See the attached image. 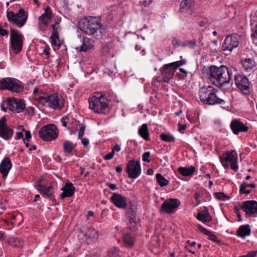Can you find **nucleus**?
<instances>
[{
    "label": "nucleus",
    "mask_w": 257,
    "mask_h": 257,
    "mask_svg": "<svg viewBox=\"0 0 257 257\" xmlns=\"http://www.w3.org/2000/svg\"><path fill=\"white\" fill-rule=\"evenodd\" d=\"M248 183L243 182L239 186V191L241 194H249L250 193V190L246 189Z\"/></svg>",
    "instance_id": "a19ab883"
},
{
    "label": "nucleus",
    "mask_w": 257,
    "mask_h": 257,
    "mask_svg": "<svg viewBox=\"0 0 257 257\" xmlns=\"http://www.w3.org/2000/svg\"><path fill=\"white\" fill-rule=\"evenodd\" d=\"M242 66L245 71L252 69L255 66V63L251 58H246L242 61Z\"/></svg>",
    "instance_id": "72a5a7b5"
},
{
    "label": "nucleus",
    "mask_w": 257,
    "mask_h": 257,
    "mask_svg": "<svg viewBox=\"0 0 257 257\" xmlns=\"http://www.w3.org/2000/svg\"><path fill=\"white\" fill-rule=\"evenodd\" d=\"M10 43L11 48L15 54H17L21 52L23 46V35L18 30L11 29Z\"/></svg>",
    "instance_id": "9b49d317"
},
{
    "label": "nucleus",
    "mask_w": 257,
    "mask_h": 257,
    "mask_svg": "<svg viewBox=\"0 0 257 257\" xmlns=\"http://www.w3.org/2000/svg\"><path fill=\"white\" fill-rule=\"evenodd\" d=\"M13 242L14 243L13 245L18 247H22L24 244L23 240L18 238H14Z\"/></svg>",
    "instance_id": "c03bdc74"
},
{
    "label": "nucleus",
    "mask_w": 257,
    "mask_h": 257,
    "mask_svg": "<svg viewBox=\"0 0 257 257\" xmlns=\"http://www.w3.org/2000/svg\"><path fill=\"white\" fill-rule=\"evenodd\" d=\"M81 42L82 45L77 48V50L79 52H86L94 46V40L86 37H82Z\"/></svg>",
    "instance_id": "5701e85b"
},
{
    "label": "nucleus",
    "mask_w": 257,
    "mask_h": 257,
    "mask_svg": "<svg viewBox=\"0 0 257 257\" xmlns=\"http://www.w3.org/2000/svg\"><path fill=\"white\" fill-rule=\"evenodd\" d=\"M13 130L9 127L6 123L5 116L0 119V137L6 140L10 139L13 135Z\"/></svg>",
    "instance_id": "a211bd4d"
},
{
    "label": "nucleus",
    "mask_w": 257,
    "mask_h": 257,
    "mask_svg": "<svg viewBox=\"0 0 257 257\" xmlns=\"http://www.w3.org/2000/svg\"><path fill=\"white\" fill-rule=\"evenodd\" d=\"M251 37L254 43L257 44V24L251 28Z\"/></svg>",
    "instance_id": "37998d69"
},
{
    "label": "nucleus",
    "mask_w": 257,
    "mask_h": 257,
    "mask_svg": "<svg viewBox=\"0 0 257 257\" xmlns=\"http://www.w3.org/2000/svg\"><path fill=\"white\" fill-rule=\"evenodd\" d=\"M7 17L9 22L19 27L23 26L27 19V16L23 8L20 9L17 14L14 13L12 11L7 12Z\"/></svg>",
    "instance_id": "f8f14e48"
},
{
    "label": "nucleus",
    "mask_w": 257,
    "mask_h": 257,
    "mask_svg": "<svg viewBox=\"0 0 257 257\" xmlns=\"http://www.w3.org/2000/svg\"><path fill=\"white\" fill-rule=\"evenodd\" d=\"M240 207L245 213L246 215L255 216L257 214V201L255 200L243 201Z\"/></svg>",
    "instance_id": "dca6fc26"
},
{
    "label": "nucleus",
    "mask_w": 257,
    "mask_h": 257,
    "mask_svg": "<svg viewBox=\"0 0 257 257\" xmlns=\"http://www.w3.org/2000/svg\"><path fill=\"white\" fill-rule=\"evenodd\" d=\"M215 197L219 200H225L229 199V197L223 192H216L214 194Z\"/></svg>",
    "instance_id": "79ce46f5"
},
{
    "label": "nucleus",
    "mask_w": 257,
    "mask_h": 257,
    "mask_svg": "<svg viewBox=\"0 0 257 257\" xmlns=\"http://www.w3.org/2000/svg\"><path fill=\"white\" fill-rule=\"evenodd\" d=\"M251 229L248 224L240 226L236 231V234L239 237L243 238L250 234Z\"/></svg>",
    "instance_id": "c756f323"
},
{
    "label": "nucleus",
    "mask_w": 257,
    "mask_h": 257,
    "mask_svg": "<svg viewBox=\"0 0 257 257\" xmlns=\"http://www.w3.org/2000/svg\"><path fill=\"white\" fill-rule=\"evenodd\" d=\"M81 139V143L84 146L86 147L89 145V140L87 138H83Z\"/></svg>",
    "instance_id": "13d9d810"
},
{
    "label": "nucleus",
    "mask_w": 257,
    "mask_h": 257,
    "mask_svg": "<svg viewBox=\"0 0 257 257\" xmlns=\"http://www.w3.org/2000/svg\"><path fill=\"white\" fill-rule=\"evenodd\" d=\"M76 148V145L73 142L64 140L63 143V149L66 156H72L73 155V151Z\"/></svg>",
    "instance_id": "bb28decb"
},
{
    "label": "nucleus",
    "mask_w": 257,
    "mask_h": 257,
    "mask_svg": "<svg viewBox=\"0 0 257 257\" xmlns=\"http://www.w3.org/2000/svg\"><path fill=\"white\" fill-rule=\"evenodd\" d=\"M119 249L116 247L110 248L107 252V257H120Z\"/></svg>",
    "instance_id": "58836bf2"
},
{
    "label": "nucleus",
    "mask_w": 257,
    "mask_h": 257,
    "mask_svg": "<svg viewBox=\"0 0 257 257\" xmlns=\"http://www.w3.org/2000/svg\"><path fill=\"white\" fill-rule=\"evenodd\" d=\"M53 32L50 37L51 42L53 46L56 47L57 48H59L61 46V43L59 39V33L58 29L59 28L58 23L56 22L54 25L52 26Z\"/></svg>",
    "instance_id": "4be33fe9"
},
{
    "label": "nucleus",
    "mask_w": 257,
    "mask_h": 257,
    "mask_svg": "<svg viewBox=\"0 0 257 257\" xmlns=\"http://www.w3.org/2000/svg\"><path fill=\"white\" fill-rule=\"evenodd\" d=\"M172 44L175 48H177L180 46H189L191 48H194L196 45V42L195 41H186L182 42L178 39L173 37L172 39Z\"/></svg>",
    "instance_id": "c85d7f7f"
},
{
    "label": "nucleus",
    "mask_w": 257,
    "mask_h": 257,
    "mask_svg": "<svg viewBox=\"0 0 257 257\" xmlns=\"http://www.w3.org/2000/svg\"><path fill=\"white\" fill-rule=\"evenodd\" d=\"M61 122L62 123V125L68 128L70 127V118L68 116H65L64 117H63L61 119Z\"/></svg>",
    "instance_id": "a18cd8bd"
},
{
    "label": "nucleus",
    "mask_w": 257,
    "mask_h": 257,
    "mask_svg": "<svg viewBox=\"0 0 257 257\" xmlns=\"http://www.w3.org/2000/svg\"><path fill=\"white\" fill-rule=\"evenodd\" d=\"M208 236H209L210 237V239L211 240H212V241H215V242L218 241L217 237L215 235L212 233L211 232V234H210Z\"/></svg>",
    "instance_id": "bf43d9fd"
},
{
    "label": "nucleus",
    "mask_w": 257,
    "mask_h": 257,
    "mask_svg": "<svg viewBox=\"0 0 257 257\" xmlns=\"http://www.w3.org/2000/svg\"><path fill=\"white\" fill-rule=\"evenodd\" d=\"M234 213L236 214L237 216L240 215V214L239 212V209L237 206H236L234 207Z\"/></svg>",
    "instance_id": "69168bd1"
},
{
    "label": "nucleus",
    "mask_w": 257,
    "mask_h": 257,
    "mask_svg": "<svg viewBox=\"0 0 257 257\" xmlns=\"http://www.w3.org/2000/svg\"><path fill=\"white\" fill-rule=\"evenodd\" d=\"M12 166L11 161L9 158L6 157L3 160L0 164V173L3 175V178L7 176Z\"/></svg>",
    "instance_id": "b1692460"
},
{
    "label": "nucleus",
    "mask_w": 257,
    "mask_h": 257,
    "mask_svg": "<svg viewBox=\"0 0 257 257\" xmlns=\"http://www.w3.org/2000/svg\"><path fill=\"white\" fill-rule=\"evenodd\" d=\"M44 180L43 177H40L36 183V187L37 190L42 189V187L44 185L42 184V182Z\"/></svg>",
    "instance_id": "3c124183"
},
{
    "label": "nucleus",
    "mask_w": 257,
    "mask_h": 257,
    "mask_svg": "<svg viewBox=\"0 0 257 257\" xmlns=\"http://www.w3.org/2000/svg\"><path fill=\"white\" fill-rule=\"evenodd\" d=\"M52 12L50 7H47L45 12L39 18L38 28L41 31H44L48 26L49 21L52 18Z\"/></svg>",
    "instance_id": "6ab92c4d"
},
{
    "label": "nucleus",
    "mask_w": 257,
    "mask_h": 257,
    "mask_svg": "<svg viewBox=\"0 0 257 257\" xmlns=\"http://www.w3.org/2000/svg\"><path fill=\"white\" fill-rule=\"evenodd\" d=\"M122 239L123 243L125 244V246L128 248H132L134 245V243L136 241L135 236L130 233H125L123 234Z\"/></svg>",
    "instance_id": "7c9ffc66"
},
{
    "label": "nucleus",
    "mask_w": 257,
    "mask_h": 257,
    "mask_svg": "<svg viewBox=\"0 0 257 257\" xmlns=\"http://www.w3.org/2000/svg\"><path fill=\"white\" fill-rule=\"evenodd\" d=\"M178 172L184 176H191L195 172V168L193 166L180 167L178 169Z\"/></svg>",
    "instance_id": "473e14b6"
},
{
    "label": "nucleus",
    "mask_w": 257,
    "mask_h": 257,
    "mask_svg": "<svg viewBox=\"0 0 257 257\" xmlns=\"http://www.w3.org/2000/svg\"><path fill=\"white\" fill-rule=\"evenodd\" d=\"M150 153L149 152H145L142 156V160L144 162H147L149 163L151 162V160L150 158Z\"/></svg>",
    "instance_id": "8fccbe9b"
},
{
    "label": "nucleus",
    "mask_w": 257,
    "mask_h": 257,
    "mask_svg": "<svg viewBox=\"0 0 257 257\" xmlns=\"http://www.w3.org/2000/svg\"><path fill=\"white\" fill-rule=\"evenodd\" d=\"M1 106L5 112L9 110L14 113H21L25 109L26 105L23 99L9 97L2 102Z\"/></svg>",
    "instance_id": "423d86ee"
},
{
    "label": "nucleus",
    "mask_w": 257,
    "mask_h": 257,
    "mask_svg": "<svg viewBox=\"0 0 257 257\" xmlns=\"http://www.w3.org/2000/svg\"><path fill=\"white\" fill-rule=\"evenodd\" d=\"M110 200L117 208H125L126 207V198L120 194L114 193L110 197Z\"/></svg>",
    "instance_id": "aec40b11"
},
{
    "label": "nucleus",
    "mask_w": 257,
    "mask_h": 257,
    "mask_svg": "<svg viewBox=\"0 0 257 257\" xmlns=\"http://www.w3.org/2000/svg\"><path fill=\"white\" fill-rule=\"evenodd\" d=\"M238 36L232 34L225 38L222 45V50L230 52L234 48L238 47Z\"/></svg>",
    "instance_id": "2eb2a0df"
},
{
    "label": "nucleus",
    "mask_w": 257,
    "mask_h": 257,
    "mask_svg": "<svg viewBox=\"0 0 257 257\" xmlns=\"http://www.w3.org/2000/svg\"><path fill=\"white\" fill-rule=\"evenodd\" d=\"M219 160L225 169H228L230 166L231 169L235 172L237 171V154L234 150L223 153L222 156L219 157Z\"/></svg>",
    "instance_id": "6e6552de"
},
{
    "label": "nucleus",
    "mask_w": 257,
    "mask_h": 257,
    "mask_svg": "<svg viewBox=\"0 0 257 257\" xmlns=\"http://www.w3.org/2000/svg\"><path fill=\"white\" fill-rule=\"evenodd\" d=\"M216 89L211 85L202 87L199 91L200 101L204 104L215 105L224 102L222 99L216 96Z\"/></svg>",
    "instance_id": "f03ea898"
},
{
    "label": "nucleus",
    "mask_w": 257,
    "mask_h": 257,
    "mask_svg": "<svg viewBox=\"0 0 257 257\" xmlns=\"http://www.w3.org/2000/svg\"><path fill=\"white\" fill-rule=\"evenodd\" d=\"M161 139L166 142H175L174 137L169 133L168 134H162L160 135Z\"/></svg>",
    "instance_id": "4c0bfd02"
},
{
    "label": "nucleus",
    "mask_w": 257,
    "mask_h": 257,
    "mask_svg": "<svg viewBox=\"0 0 257 257\" xmlns=\"http://www.w3.org/2000/svg\"><path fill=\"white\" fill-rule=\"evenodd\" d=\"M235 84L237 88L245 95L249 93V81L248 79L242 75L234 76Z\"/></svg>",
    "instance_id": "f3484780"
},
{
    "label": "nucleus",
    "mask_w": 257,
    "mask_h": 257,
    "mask_svg": "<svg viewBox=\"0 0 257 257\" xmlns=\"http://www.w3.org/2000/svg\"><path fill=\"white\" fill-rule=\"evenodd\" d=\"M194 0H183L180 4L181 10L182 12L190 10Z\"/></svg>",
    "instance_id": "c9c22d12"
},
{
    "label": "nucleus",
    "mask_w": 257,
    "mask_h": 257,
    "mask_svg": "<svg viewBox=\"0 0 257 257\" xmlns=\"http://www.w3.org/2000/svg\"><path fill=\"white\" fill-rule=\"evenodd\" d=\"M136 217H132V218H129L127 219L128 220V228L133 230L135 231L137 229V222L135 220Z\"/></svg>",
    "instance_id": "ea45409f"
},
{
    "label": "nucleus",
    "mask_w": 257,
    "mask_h": 257,
    "mask_svg": "<svg viewBox=\"0 0 257 257\" xmlns=\"http://www.w3.org/2000/svg\"><path fill=\"white\" fill-rule=\"evenodd\" d=\"M78 25L80 30L88 35H94L101 27L99 18L93 17H88L82 19Z\"/></svg>",
    "instance_id": "20e7f679"
},
{
    "label": "nucleus",
    "mask_w": 257,
    "mask_h": 257,
    "mask_svg": "<svg viewBox=\"0 0 257 257\" xmlns=\"http://www.w3.org/2000/svg\"><path fill=\"white\" fill-rule=\"evenodd\" d=\"M122 168L120 166H117L116 168H115V171L116 172L118 173H120L122 172Z\"/></svg>",
    "instance_id": "774afa93"
},
{
    "label": "nucleus",
    "mask_w": 257,
    "mask_h": 257,
    "mask_svg": "<svg viewBox=\"0 0 257 257\" xmlns=\"http://www.w3.org/2000/svg\"><path fill=\"white\" fill-rule=\"evenodd\" d=\"M25 131L24 128H21V131L16 133V140H19L23 138V132Z\"/></svg>",
    "instance_id": "864d4df0"
},
{
    "label": "nucleus",
    "mask_w": 257,
    "mask_h": 257,
    "mask_svg": "<svg viewBox=\"0 0 257 257\" xmlns=\"http://www.w3.org/2000/svg\"><path fill=\"white\" fill-rule=\"evenodd\" d=\"M138 133L139 135L145 141L151 140L147 124L144 123L142 124L139 130Z\"/></svg>",
    "instance_id": "2f4dec72"
},
{
    "label": "nucleus",
    "mask_w": 257,
    "mask_h": 257,
    "mask_svg": "<svg viewBox=\"0 0 257 257\" xmlns=\"http://www.w3.org/2000/svg\"><path fill=\"white\" fill-rule=\"evenodd\" d=\"M179 130L181 132H183L184 131H185L187 127L186 125L185 124H182L180 123H179Z\"/></svg>",
    "instance_id": "0e129e2a"
},
{
    "label": "nucleus",
    "mask_w": 257,
    "mask_h": 257,
    "mask_svg": "<svg viewBox=\"0 0 257 257\" xmlns=\"http://www.w3.org/2000/svg\"><path fill=\"white\" fill-rule=\"evenodd\" d=\"M156 179L158 183L161 187H164L168 185L169 181L161 174L158 173L156 175Z\"/></svg>",
    "instance_id": "e433bc0d"
},
{
    "label": "nucleus",
    "mask_w": 257,
    "mask_h": 257,
    "mask_svg": "<svg viewBox=\"0 0 257 257\" xmlns=\"http://www.w3.org/2000/svg\"><path fill=\"white\" fill-rule=\"evenodd\" d=\"M26 111L29 115L32 116L34 113V108L33 107H28L26 108Z\"/></svg>",
    "instance_id": "5fc2aeb1"
},
{
    "label": "nucleus",
    "mask_w": 257,
    "mask_h": 257,
    "mask_svg": "<svg viewBox=\"0 0 257 257\" xmlns=\"http://www.w3.org/2000/svg\"><path fill=\"white\" fill-rule=\"evenodd\" d=\"M186 63L185 60H182L164 65L161 70L163 81L168 83L173 78L176 69Z\"/></svg>",
    "instance_id": "0eeeda50"
},
{
    "label": "nucleus",
    "mask_w": 257,
    "mask_h": 257,
    "mask_svg": "<svg viewBox=\"0 0 257 257\" xmlns=\"http://www.w3.org/2000/svg\"><path fill=\"white\" fill-rule=\"evenodd\" d=\"M107 186L112 190H115L117 189V186L114 184L107 183Z\"/></svg>",
    "instance_id": "e2e57ef3"
},
{
    "label": "nucleus",
    "mask_w": 257,
    "mask_h": 257,
    "mask_svg": "<svg viewBox=\"0 0 257 257\" xmlns=\"http://www.w3.org/2000/svg\"><path fill=\"white\" fill-rule=\"evenodd\" d=\"M79 133H78V139H82V138L84 135V131L86 128V125L81 123V124H80L79 125Z\"/></svg>",
    "instance_id": "49530a36"
},
{
    "label": "nucleus",
    "mask_w": 257,
    "mask_h": 257,
    "mask_svg": "<svg viewBox=\"0 0 257 257\" xmlns=\"http://www.w3.org/2000/svg\"><path fill=\"white\" fill-rule=\"evenodd\" d=\"M42 95L38 97V100L40 103L45 104L46 106L53 109L61 110L64 106V98L58 94L43 93L41 91Z\"/></svg>",
    "instance_id": "7ed1b4c3"
},
{
    "label": "nucleus",
    "mask_w": 257,
    "mask_h": 257,
    "mask_svg": "<svg viewBox=\"0 0 257 257\" xmlns=\"http://www.w3.org/2000/svg\"><path fill=\"white\" fill-rule=\"evenodd\" d=\"M152 0H144L143 1V5L145 7L148 6L149 5H150V3H151Z\"/></svg>",
    "instance_id": "338daca9"
},
{
    "label": "nucleus",
    "mask_w": 257,
    "mask_h": 257,
    "mask_svg": "<svg viewBox=\"0 0 257 257\" xmlns=\"http://www.w3.org/2000/svg\"><path fill=\"white\" fill-rule=\"evenodd\" d=\"M180 205V201L178 199H168L162 203L160 208V212L167 214H172L176 211L177 209Z\"/></svg>",
    "instance_id": "ddd939ff"
},
{
    "label": "nucleus",
    "mask_w": 257,
    "mask_h": 257,
    "mask_svg": "<svg viewBox=\"0 0 257 257\" xmlns=\"http://www.w3.org/2000/svg\"><path fill=\"white\" fill-rule=\"evenodd\" d=\"M89 108L95 113L105 114L109 110L108 99L105 96L97 94L89 98Z\"/></svg>",
    "instance_id": "39448f33"
},
{
    "label": "nucleus",
    "mask_w": 257,
    "mask_h": 257,
    "mask_svg": "<svg viewBox=\"0 0 257 257\" xmlns=\"http://www.w3.org/2000/svg\"><path fill=\"white\" fill-rule=\"evenodd\" d=\"M9 32L7 30L0 28V35L2 36H8Z\"/></svg>",
    "instance_id": "052dcab7"
},
{
    "label": "nucleus",
    "mask_w": 257,
    "mask_h": 257,
    "mask_svg": "<svg viewBox=\"0 0 257 257\" xmlns=\"http://www.w3.org/2000/svg\"><path fill=\"white\" fill-rule=\"evenodd\" d=\"M61 190L63 192L61 194L60 196L62 199H64L72 196L75 191V188L72 183L68 182L62 188Z\"/></svg>",
    "instance_id": "393cba45"
},
{
    "label": "nucleus",
    "mask_w": 257,
    "mask_h": 257,
    "mask_svg": "<svg viewBox=\"0 0 257 257\" xmlns=\"http://www.w3.org/2000/svg\"><path fill=\"white\" fill-rule=\"evenodd\" d=\"M41 194L47 197H50L54 192V188L52 186H46L44 185L42 187V189L38 190Z\"/></svg>",
    "instance_id": "f704fd0d"
},
{
    "label": "nucleus",
    "mask_w": 257,
    "mask_h": 257,
    "mask_svg": "<svg viewBox=\"0 0 257 257\" xmlns=\"http://www.w3.org/2000/svg\"><path fill=\"white\" fill-rule=\"evenodd\" d=\"M39 135L45 141H52L57 138L58 130L55 125L53 124H47L40 129Z\"/></svg>",
    "instance_id": "9d476101"
},
{
    "label": "nucleus",
    "mask_w": 257,
    "mask_h": 257,
    "mask_svg": "<svg viewBox=\"0 0 257 257\" xmlns=\"http://www.w3.org/2000/svg\"><path fill=\"white\" fill-rule=\"evenodd\" d=\"M126 172L129 178H137L141 173L140 162L134 160L128 161L126 165Z\"/></svg>",
    "instance_id": "4468645a"
},
{
    "label": "nucleus",
    "mask_w": 257,
    "mask_h": 257,
    "mask_svg": "<svg viewBox=\"0 0 257 257\" xmlns=\"http://www.w3.org/2000/svg\"><path fill=\"white\" fill-rule=\"evenodd\" d=\"M197 228L198 229V230L201 232L202 233L205 234V235H209L210 234H211V232L209 231V230H207L206 229H205V228H204L202 226H201V225L200 224H198L197 226Z\"/></svg>",
    "instance_id": "09e8293b"
},
{
    "label": "nucleus",
    "mask_w": 257,
    "mask_h": 257,
    "mask_svg": "<svg viewBox=\"0 0 257 257\" xmlns=\"http://www.w3.org/2000/svg\"><path fill=\"white\" fill-rule=\"evenodd\" d=\"M257 251H250L248 252L246 254L240 255L239 257H255L256 255Z\"/></svg>",
    "instance_id": "603ef678"
},
{
    "label": "nucleus",
    "mask_w": 257,
    "mask_h": 257,
    "mask_svg": "<svg viewBox=\"0 0 257 257\" xmlns=\"http://www.w3.org/2000/svg\"><path fill=\"white\" fill-rule=\"evenodd\" d=\"M127 218L135 217L136 216V212L132 208H128L126 212Z\"/></svg>",
    "instance_id": "de8ad7c7"
},
{
    "label": "nucleus",
    "mask_w": 257,
    "mask_h": 257,
    "mask_svg": "<svg viewBox=\"0 0 257 257\" xmlns=\"http://www.w3.org/2000/svg\"><path fill=\"white\" fill-rule=\"evenodd\" d=\"M114 154L112 152L108 153L106 155L103 157V159L105 160H109L113 158Z\"/></svg>",
    "instance_id": "6e6d98bb"
},
{
    "label": "nucleus",
    "mask_w": 257,
    "mask_h": 257,
    "mask_svg": "<svg viewBox=\"0 0 257 257\" xmlns=\"http://www.w3.org/2000/svg\"><path fill=\"white\" fill-rule=\"evenodd\" d=\"M22 83L14 78H5L0 81V89H7L13 92L18 93L23 89Z\"/></svg>",
    "instance_id": "1a4fd4ad"
},
{
    "label": "nucleus",
    "mask_w": 257,
    "mask_h": 257,
    "mask_svg": "<svg viewBox=\"0 0 257 257\" xmlns=\"http://www.w3.org/2000/svg\"><path fill=\"white\" fill-rule=\"evenodd\" d=\"M83 235L85 237L88 243L96 240L98 238L97 231L92 228H86L85 230Z\"/></svg>",
    "instance_id": "a878e982"
},
{
    "label": "nucleus",
    "mask_w": 257,
    "mask_h": 257,
    "mask_svg": "<svg viewBox=\"0 0 257 257\" xmlns=\"http://www.w3.org/2000/svg\"><path fill=\"white\" fill-rule=\"evenodd\" d=\"M230 127L233 133L237 135L239 132H246L248 130V126L237 119H233L230 123Z\"/></svg>",
    "instance_id": "412c9836"
},
{
    "label": "nucleus",
    "mask_w": 257,
    "mask_h": 257,
    "mask_svg": "<svg viewBox=\"0 0 257 257\" xmlns=\"http://www.w3.org/2000/svg\"><path fill=\"white\" fill-rule=\"evenodd\" d=\"M196 218L203 223L211 221V217L207 207H204L202 211H199L196 216Z\"/></svg>",
    "instance_id": "cd10ccee"
},
{
    "label": "nucleus",
    "mask_w": 257,
    "mask_h": 257,
    "mask_svg": "<svg viewBox=\"0 0 257 257\" xmlns=\"http://www.w3.org/2000/svg\"><path fill=\"white\" fill-rule=\"evenodd\" d=\"M31 138V132L29 131H25V140H27L28 141Z\"/></svg>",
    "instance_id": "680f3d73"
},
{
    "label": "nucleus",
    "mask_w": 257,
    "mask_h": 257,
    "mask_svg": "<svg viewBox=\"0 0 257 257\" xmlns=\"http://www.w3.org/2000/svg\"><path fill=\"white\" fill-rule=\"evenodd\" d=\"M231 75V71L226 66L221 65L219 67L212 66L210 67L209 80L213 84L219 88L229 83Z\"/></svg>",
    "instance_id": "f257e3e1"
},
{
    "label": "nucleus",
    "mask_w": 257,
    "mask_h": 257,
    "mask_svg": "<svg viewBox=\"0 0 257 257\" xmlns=\"http://www.w3.org/2000/svg\"><path fill=\"white\" fill-rule=\"evenodd\" d=\"M120 146H119L118 145L116 144V145H115V146H114V147H113V148L112 149V151H111V152H112V153H113V154H114V153H115V152H119V151H120Z\"/></svg>",
    "instance_id": "4d7b16f0"
}]
</instances>
